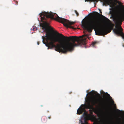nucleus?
Wrapping results in <instances>:
<instances>
[{
  "mask_svg": "<svg viewBox=\"0 0 124 124\" xmlns=\"http://www.w3.org/2000/svg\"><path fill=\"white\" fill-rule=\"evenodd\" d=\"M40 26L46 32V35L42 36V38L43 43L48 47V49L54 48L56 51L66 53L72 51L75 47L86 44V39H79L81 36L67 37L58 33L62 37L58 38L52 35V32L54 31L52 28L45 24H41Z\"/></svg>",
  "mask_w": 124,
  "mask_h": 124,
  "instance_id": "1",
  "label": "nucleus"
},
{
  "mask_svg": "<svg viewBox=\"0 0 124 124\" xmlns=\"http://www.w3.org/2000/svg\"><path fill=\"white\" fill-rule=\"evenodd\" d=\"M82 23L83 28L89 32H91L93 29H98L97 32L100 35H103L111 31L107 26L102 25L100 22L94 19L91 18L88 21L85 20L82 21Z\"/></svg>",
  "mask_w": 124,
  "mask_h": 124,
  "instance_id": "2",
  "label": "nucleus"
},
{
  "mask_svg": "<svg viewBox=\"0 0 124 124\" xmlns=\"http://www.w3.org/2000/svg\"><path fill=\"white\" fill-rule=\"evenodd\" d=\"M39 15L41 21L43 20L46 21L47 18H53L55 16V19L56 21L63 24L67 28H70L74 30L76 29V28H74L73 27L71 26V25H73L75 22H70L66 19L60 17L56 13H53L51 12L49 13L44 12L40 13Z\"/></svg>",
  "mask_w": 124,
  "mask_h": 124,
  "instance_id": "3",
  "label": "nucleus"
},
{
  "mask_svg": "<svg viewBox=\"0 0 124 124\" xmlns=\"http://www.w3.org/2000/svg\"><path fill=\"white\" fill-rule=\"evenodd\" d=\"M99 99L96 98L92 99L88 101L85 105H82L83 107H84L85 108L90 109L93 108L94 106L96 107L98 106L105 108L107 105L106 101L105 100H103L102 102H99Z\"/></svg>",
  "mask_w": 124,
  "mask_h": 124,
  "instance_id": "4",
  "label": "nucleus"
},
{
  "mask_svg": "<svg viewBox=\"0 0 124 124\" xmlns=\"http://www.w3.org/2000/svg\"><path fill=\"white\" fill-rule=\"evenodd\" d=\"M100 1L101 2H103V5L106 6L109 5L111 8L109 9L110 10H111L112 9H113L115 8L116 4L113 2L112 0H85L86 1H96L97 2L98 1Z\"/></svg>",
  "mask_w": 124,
  "mask_h": 124,
  "instance_id": "5",
  "label": "nucleus"
},
{
  "mask_svg": "<svg viewBox=\"0 0 124 124\" xmlns=\"http://www.w3.org/2000/svg\"><path fill=\"white\" fill-rule=\"evenodd\" d=\"M119 112L118 113L119 114L118 116V120L116 123V124H121L122 123L121 122L122 120H124V111H123V113H122V116L121 111L120 110L117 109Z\"/></svg>",
  "mask_w": 124,
  "mask_h": 124,
  "instance_id": "6",
  "label": "nucleus"
},
{
  "mask_svg": "<svg viewBox=\"0 0 124 124\" xmlns=\"http://www.w3.org/2000/svg\"><path fill=\"white\" fill-rule=\"evenodd\" d=\"M83 114L84 116V118L83 120H81V124H88L87 120L88 119V118L90 117V115L86 113H84Z\"/></svg>",
  "mask_w": 124,
  "mask_h": 124,
  "instance_id": "7",
  "label": "nucleus"
},
{
  "mask_svg": "<svg viewBox=\"0 0 124 124\" xmlns=\"http://www.w3.org/2000/svg\"><path fill=\"white\" fill-rule=\"evenodd\" d=\"M85 111V109L82 107L79 108L77 110V114L78 115L81 114Z\"/></svg>",
  "mask_w": 124,
  "mask_h": 124,
  "instance_id": "8",
  "label": "nucleus"
},
{
  "mask_svg": "<svg viewBox=\"0 0 124 124\" xmlns=\"http://www.w3.org/2000/svg\"><path fill=\"white\" fill-rule=\"evenodd\" d=\"M99 10L100 11V13H101L102 12L101 11V10L100 9H99ZM94 15L96 16H98L100 15H101L102 14H99L97 12H95L94 13Z\"/></svg>",
  "mask_w": 124,
  "mask_h": 124,
  "instance_id": "9",
  "label": "nucleus"
},
{
  "mask_svg": "<svg viewBox=\"0 0 124 124\" xmlns=\"http://www.w3.org/2000/svg\"><path fill=\"white\" fill-rule=\"evenodd\" d=\"M103 95L106 96L108 98L111 99V97L110 95L107 93H104Z\"/></svg>",
  "mask_w": 124,
  "mask_h": 124,
  "instance_id": "10",
  "label": "nucleus"
},
{
  "mask_svg": "<svg viewBox=\"0 0 124 124\" xmlns=\"http://www.w3.org/2000/svg\"><path fill=\"white\" fill-rule=\"evenodd\" d=\"M118 4L119 5H120V7H122L124 9V6L122 4V3L121 2L118 1Z\"/></svg>",
  "mask_w": 124,
  "mask_h": 124,
  "instance_id": "11",
  "label": "nucleus"
},
{
  "mask_svg": "<svg viewBox=\"0 0 124 124\" xmlns=\"http://www.w3.org/2000/svg\"><path fill=\"white\" fill-rule=\"evenodd\" d=\"M95 92L94 91H93L90 92L89 93L92 95H93L95 94Z\"/></svg>",
  "mask_w": 124,
  "mask_h": 124,
  "instance_id": "12",
  "label": "nucleus"
},
{
  "mask_svg": "<svg viewBox=\"0 0 124 124\" xmlns=\"http://www.w3.org/2000/svg\"><path fill=\"white\" fill-rule=\"evenodd\" d=\"M35 26H33V28L32 30L34 31H35L37 30V28L36 27L35 28Z\"/></svg>",
  "mask_w": 124,
  "mask_h": 124,
  "instance_id": "13",
  "label": "nucleus"
},
{
  "mask_svg": "<svg viewBox=\"0 0 124 124\" xmlns=\"http://www.w3.org/2000/svg\"><path fill=\"white\" fill-rule=\"evenodd\" d=\"M75 13H76L77 16H78L79 15V14L77 12V11L76 10H75Z\"/></svg>",
  "mask_w": 124,
  "mask_h": 124,
  "instance_id": "14",
  "label": "nucleus"
},
{
  "mask_svg": "<svg viewBox=\"0 0 124 124\" xmlns=\"http://www.w3.org/2000/svg\"><path fill=\"white\" fill-rule=\"evenodd\" d=\"M97 43V42H93L92 43L93 45L94 46V45L96 44Z\"/></svg>",
  "mask_w": 124,
  "mask_h": 124,
  "instance_id": "15",
  "label": "nucleus"
},
{
  "mask_svg": "<svg viewBox=\"0 0 124 124\" xmlns=\"http://www.w3.org/2000/svg\"><path fill=\"white\" fill-rule=\"evenodd\" d=\"M51 118V116H50L48 117L47 118V119H50Z\"/></svg>",
  "mask_w": 124,
  "mask_h": 124,
  "instance_id": "16",
  "label": "nucleus"
},
{
  "mask_svg": "<svg viewBox=\"0 0 124 124\" xmlns=\"http://www.w3.org/2000/svg\"><path fill=\"white\" fill-rule=\"evenodd\" d=\"M97 95H98V96L100 97V94L97 92Z\"/></svg>",
  "mask_w": 124,
  "mask_h": 124,
  "instance_id": "17",
  "label": "nucleus"
},
{
  "mask_svg": "<svg viewBox=\"0 0 124 124\" xmlns=\"http://www.w3.org/2000/svg\"><path fill=\"white\" fill-rule=\"evenodd\" d=\"M16 5H17L18 4V2L17 1H16Z\"/></svg>",
  "mask_w": 124,
  "mask_h": 124,
  "instance_id": "18",
  "label": "nucleus"
},
{
  "mask_svg": "<svg viewBox=\"0 0 124 124\" xmlns=\"http://www.w3.org/2000/svg\"><path fill=\"white\" fill-rule=\"evenodd\" d=\"M39 42H38L37 44L38 45H39Z\"/></svg>",
  "mask_w": 124,
  "mask_h": 124,
  "instance_id": "19",
  "label": "nucleus"
},
{
  "mask_svg": "<svg viewBox=\"0 0 124 124\" xmlns=\"http://www.w3.org/2000/svg\"><path fill=\"white\" fill-rule=\"evenodd\" d=\"M105 18H106V19H107V20H109V19H108L107 18H106V17H105Z\"/></svg>",
  "mask_w": 124,
  "mask_h": 124,
  "instance_id": "20",
  "label": "nucleus"
},
{
  "mask_svg": "<svg viewBox=\"0 0 124 124\" xmlns=\"http://www.w3.org/2000/svg\"><path fill=\"white\" fill-rule=\"evenodd\" d=\"M43 122H44V123H45V122H45V121H43Z\"/></svg>",
  "mask_w": 124,
  "mask_h": 124,
  "instance_id": "21",
  "label": "nucleus"
},
{
  "mask_svg": "<svg viewBox=\"0 0 124 124\" xmlns=\"http://www.w3.org/2000/svg\"><path fill=\"white\" fill-rule=\"evenodd\" d=\"M43 119H44V120L45 121V119H44V118Z\"/></svg>",
  "mask_w": 124,
  "mask_h": 124,
  "instance_id": "22",
  "label": "nucleus"
},
{
  "mask_svg": "<svg viewBox=\"0 0 124 124\" xmlns=\"http://www.w3.org/2000/svg\"><path fill=\"white\" fill-rule=\"evenodd\" d=\"M107 111L108 112V111Z\"/></svg>",
  "mask_w": 124,
  "mask_h": 124,
  "instance_id": "23",
  "label": "nucleus"
},
{
  "mask_svg": "<svg viewBox=\"0 0 124 124\" xmlns=\"http://www.w3.org/2000/svg\"><path fill=\"white\" fill-rule=\"evenodd\" d=\"M46 23V24H47V23Z\"/></svg>",
  "mask_w": 124,
  "mask_h": 124,
  "instance_id": "24",
  "label": "nucleus"
},
{
  "mask_svg": "<svg viewBox=\"0 0 124 124\" xmlns=\"http://www.w3.org/2000/svg\"><path fill=\"white\" fill-rule=\"evenodd\" d=\"M117 7H119V6H117Z\"/></svg>",
  "mask_w": 124,
  "mask_h": 124,
  "instance_id": "25",
  "label": "nucleus"
}]
</instances>
